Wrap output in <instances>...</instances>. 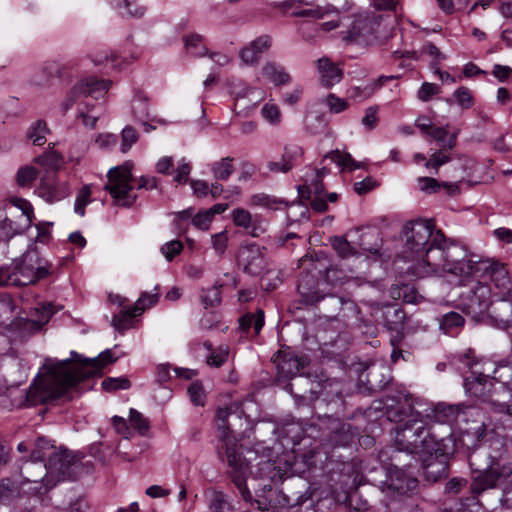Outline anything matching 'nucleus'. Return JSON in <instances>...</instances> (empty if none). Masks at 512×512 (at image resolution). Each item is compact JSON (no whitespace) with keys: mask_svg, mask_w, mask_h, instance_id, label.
Here are the masks:
<instances>
[{"mask_svg":"<svg viewBox=\"0 0 512 512\" xmlns=\"http://www.w3.org/2000/svg\"><path fill=\"white\" fill-rule=\"evenodd\" d=\"M73 362L70 359L62 361L47 360L43 365V372L39 373L26 394L29 405L50 404L66 398L69 390L78 382L102 375V369L116 359L110 350L102 352L94 358H81L72 352Z\"/></svg>","mask_w":512,"mask_h":512,"instance_id":"1","label":"nucleus"},{"mask_svg":"<svg viewBox=\"0 0 512 512\" xmlns=\"http://www.w3.org/2000/svg\"><path fill=\"white\" fill-rule=\"evenodd\" d=\"M404 253L407 257L424 264L432 272L451 274L453 265L448 257L453 247H462L449 242L441 230L429 220H412L402 229Z\"/></svg>","mask_w":512,"mask_h":512,"instance_id":"2","label":"nucleus"},{"mask_svg":"<svg viewBox=\"0 0 512 512\" xmlns=\"http://www.w3.org/2000/svg\"><path fill=\"white\" fill-rule=\"evenodd\" d=\"M395 432L394 443L397 452L391 459L400 462L401 453L406 452V456L409 457V461L405 464L407 467H412L413 462H417L414 455L420 453L452 455L456 450V439L451 427H446L445 432L440 436L436 428L425 418H411L397 425Z\"/></svg>","mask_w":512,"mask_h":512,"instance_id":"3","label":"nucleus"},{"mask_svg":"<svg viewBox=\"0 0 512 512\" xmlns=\"http://www.w3.org/2000/svg\"><path fill=\"white\" fill-rule=\"evenodd\" d=\"M218 438L221 442L218 447L219 456L227 461L228 475L239 490L245 501H251L252 495L246 486L250 473L249 462L241 452L242 446L238 444V437L243 434V427L248 425L246 418L232 408H219L216 413Z\"/></svg>","mask_w":512,"mask_h":512,"instance_id":"4","label":"nucleus"},{"mask_svg":"<svg viewBox=\"0 0 512 512\" xmlns=\"http://www.w3.org/2000/svg\"><path fill=\"white\" fill-rule=\"evenodd\" d=\"M453 265L451 275L463 278H479L491 282L502 295H512V281L504 264L486 260H477L464 247H453L449 251Z\"/></svg>","mask_w":512,"mask_h":512,"instance_id":"5","label":"nucleus"},{"mask_svg":"<svg viewBox=\"0 0 512 512\" xmlns=\"http://www.w3.org/2000/svg\"><path fill=\"white\" fill-rule=\"evenodd\" d=\"M293 397L302 404H309L318 400L319 408L326 403L335 408L343 404L342 394L332 386L323 385L320 381L312 379L309 375L299 374L282 383Z\"/></svg>","mask_w":512,"mask_h":512,"instance_id":"6","label":"nucleus"},{"mask_svg":"<svg viewBox=\"0 0 512 512\" xmlns=\"http://www.w3.org/2000/svg\"><path fill=\"white\" fill-rule=\"evenodd\" d=\"M460 283L470 285L459 295V308L471 315L473 319H478L489 311L492 305V291L490 285L486 281L479 278H463L458 277Z\"/></svg>","mask_w":512,"mask_h":512,"instance_id":"7","label":"nucleus"},{"mask_svg":"<svg viewBox=\"0 0 512 512\" xmlns=\"http://www.w3.org/2000/svg\"><path fill=\"white\" fill-rule=\"evenodd\" d=\"M46 466L48 488L55 487L61 481L77 479L82 472L80 455L65 448L51 452Z\"/></svg>","mask_w":512,"mask_h":512,"instance_id":"8","label":"nucleus"},{"mask_svg":"<svg viewBox=\"0 0 512 512\" xmlns=\"http://www.w3.org/2000/svg\"><path fill=\"white\" fill-rule=\"evenodd\" d=\"M107 177L108 183L105 185V190L114 199V205L131 207L137 199V195L131 194L132 181L134 180L132 164L126 162L121 166L110 169Z\"/></svg>","mask_w":512,"mask_h":512,"instance_id":"9","label":"nucleus"},{"mask_svg":"<svg viewBox=\"0 0 512 512\" xmlns=\"http://www.w3.org/2000/svg\"><path fill=\"white\" fill-rule=\"evenodd\" d=\"M464 388L468 394L484 402L491 404L493 410L498 413L497 403H508V400L500 399V391L505 392V387L500 384L495 386L492 379L487 375L479 374L465 378Z\"/></svg>","mask_w":512,"mask_h":512,"instance_id":"10","label":"nucleus"},{"mask_svg":"<svg viewBox=\"0 0 512 512\" xmlns=\"http://www.w3.org/2000/svg\"><path fill=\"white\" fill-rule=\"evenodd\" d=\"M419 402L411 394L398 392L387 395L385 406L389 420L402 424L411 418H424V413L416 409Z\"/></svg>","mask_w":512,"mask_h":512,"instance_id":"11","label":"nucleus"},{"mask_svg":"<svg viewBox=\"0 0 512 512\" xmlns=\"http://www.w3.org/2000/svg\"><path fill=\"white\" fill-rule=\"evenodd\" d=\"M50 267L51 265L46 260L39 257L36 249L28 250L22 255L20 263L16 266L17 273L23 279L16 278L13 279V282L21 285L34 284L49 275Z\"/></svg>","mask_w":512,"mask_h":512,"instance_id":"12","label":"nucleus"},{"mask_svg":"<svg viewBox=\"0 0 512 512\" xmlns=\"http://www.w3.org/2000/svg\"><path fill=\"white\" fill-rule=\"evenodd\" d=\"M273 362L277 368L278 385L288 381L298 372L309 364V359L305 355L297 354L290 347H285L277 351L273 357Z\"/></svg>","mask_w":512,"mask_h":512,"instance_id":"13","label":"nucleus"},{"mask_svg":"<svg viewBox=\"0 0 512 512\" xmlns=\"http://www.w3.org/2000/svg\"><path fill=\"white\" fill-rule=\"evenodd\" d=\"M109 88V83L102 79L89 77L76 83L61 103V109L66 113L81 97L98 99Z\"/></svg>","mask_w":512,"mask_h":512,"instance_id":"14","label":"nucleus"},{"mask_svg":"<svg viewBox=\"0 0 512 512\" xmlns=\"http://www.w3.org/2000/svg\"><path fill=\"white\" fill-rule=\"evenodd\" d=\"M109 88V83L102 79L89 77L76 83L61 103V109L66 113L81 97L98 99Z\"/></svg>","mask_w":512,"mask_h":512,"instance_id":"15","label":"nucleus"},{"mask_svg":"<svg viewBox=\"0 0 512 512\" xmlns=\"http://www.w3.org/2000/svg\"><path fill=\"white\" fill-rule=\"evenodd\" d=\"M479 456L480 454L478 452H474L469 458L473 472L471 490L474 494H481L487 489L494 488L501 476L498 470L493 467L491 461H488L486 465H479Z\"/></svg>","mask_w":512,"mask_h":512,"instance_id":"16","label":"nucleus"},{"mask_svg":"<svg viewBox=\"0 0 512 512\" xmlns=\"http://www.w3.org/2000/svg\"><path fill=\"white\" fill-rule=\"evenodd\" d=\"M265 252L266 248L256 243L242 244L237 254L238 264L246 274L258 276L267 266Z\"/></svg>","mask_w":512,"mask_h":512,"instance_id":"17","label":"nucleus"},{"mask_svg":"<svg viewBox=\"0 0 512 512\" xmlns=\"http://www.w3.org/2000/svg\"><path fill=\"white\" fill-rule=\"evenodd\" d=\"M384 493L374 486L357 487L345 496L346 505L356 512L375 510L379 497Z\"/></svg>","mask_w":512,"mask_h":512,"instance_id":"18","label":"nucleus"},{"mask_svg":"<svg viewBox=\"0 0 512 512\" xmlns=\"http://www.w3.org/2000/svg\"><path fill=\"white\" fill-rule=\"evenodd\" d=\"M394 462L395 463L391 464L388 479L385 482L387 491L397 493L399 495H405L415 490L418 481L412 474L407 472L405 469L408 468L405 466L406 463L403 464V467H400V464H402L401 459L400 462Z\"/></svg>","mask_w":512,"mask_h":512,"instance_id":"19","label":"nucleus"},{"mask_svg":"<svg viewBox=\"0 0 512 512\" xmlns=\"http://www.w3.org/2000/svg\"><path fill=\"white\" fill-rule=\"evenodd\" d=\"M20 475L23 478L21 484H36L37 486L34 487V490L39 494L47 493L51 489L47 487L48 469L44 461L24 460L20 467Z\"/></svg>","mask_w":512,"mask_h":512,"instance_id":"20","label":"nucleus"},{"mask_svg":"<svg viewBox=\"0 0 512 512\" xmlns=\"http://www.w3.org/2000/svg\"><path fill=\"white\" fill-rule=\"evenodd\" d=\"M68 182L56 179L54 174L47 172L43 175L37 188L38 195L48 203L65 199L70 195Z\"/></svg>","mask_w":512,"mask_h":512,"instance_id":"21","label":"nucleus"},{"mask_svg":"<svg viewBox=\"0 0 512 512\" xmlns=\"http://www.w3.org/2000/svg\"><path fill=\"white\" fill-rule=\"evenodd\" d=\"M423 465V475L427 481L436 482L448 476V457L450 455L428 454Z\"/></svg>","mask_w":512,"mask_h":512,"instance_id":"22","label":"nucleus"},{"mask_svg":"<svg viewBox=\"0 0 512 512\" xmlns=\"http://www.w3.org/2000/svg\"><path fill=\"white\" fill-rule=\"evenodd\" d=\"M465 407L463 405H451L445 403L437 404L431 412L424 414L427 422L435 423H452L457 420L461 413H464Z\"/></svg>","mask_w":512,"mask_h":512,"instance_id":"23","label":"nucleus"},{"mask_svg":"<svg viewBox=\"0 0 512 512\" xmlns=\"http://www.w3.org/2000/svg\"><path fill=\"white\" fill-rule=\"evenodd\" d=\"M271 37L263 35L252 41L249 45L242 48L239 57L246 65L257 64L261 54L271 47Z\"/></svg>","mask_w":512,"mask_h":512,"instance_id":"24","label":"nucleus"},{"mask_svg":"<svg viewBox=\"0 0 512 512\" xmlns=\"http://www.w3.org/2000/svg\"><path fill=\"white\" fill-rule=\"evenodd\" d=\"M316 286L317 278L315 275L311 274L310 272L301 274L298 281L297 290L306 304L313 305L326 298L325 296L319 294V292L316 290Z\"/></svg>","mask_w":512,"mask_h":512,"instance_id":"25","label":"nucleus"},{"mask_svg":"<svg viewBox=\"0 0 512 512\" xmlns=\"http://www.w3.org/2000/svg\"><path fill=\"white\" fill-rule=\"evenodd\" d=\"M55 313L54 306L51 303L42 305L39 308H35V315L32 319H20L17 325L23 330L36 332L48 323L49 319Z\"/></svg>","mask_w":512,"mask_h":512,"instance_id":"26","label":"nucleus"},{"mask_svg":"<svg viewBox=\"0 0 512 512\" xmlns=\"http://www.w3.org/2000/svg\"><path fill=\"white\" fill-rule=\"evenodd\" d=\"M387 372L384 365H372L361 374V377L370 390L378 391L384 389L389 382V377L385 375Z\"/></svg>","mask_w":512,"mask_h":512,"instance_id":"27","label":"nucleus"},{"mask_svg":"<svg viewBox=\"0 0 512 512\" xmlns=\"http://www.w3.org/2000/svg\"><path fill=\"white\" fill-rule=\"evenodd\" d=\"M488 312L499 326L507 328L512 325V300L502 298L496 302L492 301Z\"/></svg>","mask_w":512,"mask_h":512,"instance_id":"28","label":"nucleus"},{"mask_svg":"<svg viewBox=\"0 0 512 512\" xmlns=\"http://www.w3.org/2000/svg\"><path fill=\"white\" fill-rule=\"evenodd\" d=\"M318 69L321 73V84L327 88L339 83L343 78V70L328 58L318 60Z\"/></svg>","mask_w":512,"mask_h":512,"instance_id":"29","label":"nucleus"},{"mask_svg":"<svg viewBox=\"0 0 512 512\" xmlns=\"http://www.w3.org/2000/svg\"><path fill=\"white\" fill-rule=\"evenodd\" d=\"M261 100L260 92L252 88H243L241 91L236 92L235 110H237V114L243 113L247 115L248 111L256 107Z\"/></svg>","mask_w":512,"mask_h":512,"instance_id":"30","label":"nucleus"},{"mask_svg":"<svg viewBox=\"0 0 512 512\" xmlns=\"http://www.w3.org/2000/svg\"><path fill=\"white\" fill-rule=\"evenodd\" d=\"M417 181L419 184V189L425 193H436L440 189V187H444L445 189H447V193L449 195H455L459 193V187L455 183H440L435 178L432 177H419Z\"/></svg>","mask_w":512,"mask_h":512,"instance_id":"31","label":"nucleus"},{"mask_svg":"<svg viewBox=\"0 0 512 512\" xmlns=\"http://www.w3.org/2000/svg\"><path fill=\"white\" fill-rule=\"evenodd\" d=\"M262 73L277 86L288 84L291 80L290 75L284 70V68L278 66L274 62H267L262 67Z\"/></svg>","mask_w":512,"mask_h":512,"instance_id":"32","label":"nucleus"},{"mask_svg":"<svg viewBox=\"0 0 512 512\" xmlns=\"http://www.w3.org/2000/svg\"><path fill=\"white\" fill-rule=\"evenodd\" d=\"M302 154V150L300 147L295 146L292 150H289L287 147L285 148V153L281 159V161H273L268 164V167L273 172H283L286 173L292 169V161L293 159Z\"/></svg>","mask_w":512,"mask_h":512,"instance_id":"33","label":"nucleus"},{"mask_svg":"<svg viewBox=\"0 0 512 512\" xmlns=\"http://www.w3.org/2000/svg\"><path fill=\"white\" fill-rule=\"evenodd\" d=\"M332 430L334 435V442L338 445H348L354 437V434L351 431V425L347 423H342L339 419H332Z\"/></svg>","mask_w":512,"mask_h":512,"instance_id":"34","label":"nucleus"},{"mask_svg":"<svg viewBox=\"0 0 512 512\" xmlns=\"http://www.w3.org/2000/svg\"><path fill=\"white\" fill-rule=\"evenodd\" d=\"M35 162L47 168V172L54 174L61 169L64 164L63 157L56 151H49L38 156Z\"/></svg>","mask_w":512,"mask_h":512,"instance_id":"35","label":"nucleus"},{"mask_svg":"<svg viewBox=\"0 0 512 512\" xmlns=\"http://www.w3.org/2000/svg\"><path fill=\"white\" fill-rule=\"evenodd\" d=\"M465 323L464 318L457 312H449L439 319V328L445 334H452L455 330L462 327Z\"/></svg>","mask_w":512,"mask_h":512,"instance_id":"36","label":"nucleus"},{"mask_svg":"<svg viewBox=\"0 0 512 512\" xmlns=\"http://www.w3.org/2000/svg\"><path fill=\"white\" fill-rule=\"evenodd\" d=\"M49 132L47 124L44 120H37L27 131V138L34 145L42 146L46 142V134Z\"/></svg>","mask_w":512,"mask_h":512,"instance_id":"37","label":"nucleus"},{"mask_svg":"<svg viewBox=\"0 0 512 512\" xmlns=\"http://www.w3.org/2000/svg\"><path fill=\"white\" fill-rule=\"evenodd\" d=\"M15 305L8 296L0 297V327L14 325Z\"/></svg>","mask_w":512,"mask_h":512,"instance_id":"38","label":"nucleus"},{"mask_svg":"<svg viewBox=\"0 0 512 512\" xmlns=\"http://www.w3.org/2000/svg\"><path fill=\"white\" fill-rule=\"evenodd\" d=\"M33 446L34 447L31 450V454L29 456V460L33 461H43L46 455L49 456L51 452L57 450L54 445L50 443V441L43 437L37 438Z\"/></svg>","mask_w":512,"mask_h":512,"instance_id":"39","label":"nucleus"},{"mask_svg":"<svg viewBox=\"0 0 512 512\" xmlns=\"http://www.w3.org/2000/svg\"><path fill=\"white\" fill-rule=\"evenodd\" d=\"M264 325V312L259 309L256 314L248 313L240 318V327L243 331H248L251 327L258 334Z\"/></svg>","mask_w":512,"mask_h":512,"instance_id":"40","label":"nucleus"},{"mask_svg":"<svg viewBox=\"0 0 512 512\" xmlns=\"http://www.w3.org/2000/svg\"><path fill=\"white\" fill-rule=\"evenodd\" d=\"M447 151L450 150L446 144H443L442 148H439L434 153H432L430 158L425 162L426 168L434 169L435 173L437 174L439 168L451 160L450 156L446 154Z\"/></svg>","mask_w":512,"mask_h":512,"instance_id":"41","label":"nucleus"},{"mask_svg":"<svg viewBox=\"0 0 512 512\" xmlns=\"http://www.w3.org/2000/svg\"><path fill=\"white\" fill-rule=\"evenodd\" d=\"M252 203L257 206H263L268 209L277 210L281 205H287V202L283 199L277 198L275 196H270L265 193H259L252 196Z\"/></svg>","mask_w":512,"mask_h":512,"instance_id":"42","label":"nucleus"},{"mask_svg":"<svg viewBox=\"0 0 512 512\" xmlns=\"http://www.w3.org/2000/svg\"><path fill=\"white\" fill-rule=\"evenodd\" d=\"M233 158L225 157L218 162H215L212 167L214 177L218 180H227L234 171L232 165Z\"/></svg>","mask_w":512,"mask_h":512,"instance_id":"43","label":"nucleus"},{"mask_svg":"<svg viewBox=\"0 0 512 512\" xmlns=\"http://www.w3.org/2000/svg\"><path fill=\"white\" fill-rule=\"evenodd\" d=\"M326 158H330L332 161L337 163L339 166L355 170L361 167L360 163H357L349 153L334 150L326 155Z\"/></svg>","mask_w":512,"mask_h":512,"instance_id":"44","label":"nucleus"},{"mask_svg":"<svg viewBox=\"0 0 512 512\" xmlns=\"http://www.w3.org/2000/svg\"><path fill=\"white\" fill-rule=\"evenodd\" d=\"M331 245L341 258H347L356 254L355 248L343 236L332 237Z\"/></svg>","mask_w":512,"mask_h":512,"instance_id":"45","label":"nucleus"},{"mask_svg":"<svg viewBox=\"0 0 512 512\" xmlns=\"http://www.w3.org/2000/svg\"><path fill=\"white\" fill-rule=\"evenodd\" d=\"M39 172L33 166H23L16 174V182L21 187H30L37 178Z\"/></svg>","mask_w":512,"mask_h":512,"instance_id":"46","label":"nucleus"},{"mask_svg":"<svg viewBox=\"0 0 512 512\" xmlns=\"http://www.w3.org/2000/svg\"><path fill=\"white\" fill-rule=\"evenodd\" d=\"M158 301V294L143 292L132 308V315H141L146 309L155 305Z\"/></svg>","mask_w":512,"mask_h":512,"instance_id":"47","label":"nucleus"},{"mask_svg":"<svg viewBox=\"0 0 512 512\" xmlns=\"http://www.w3.org/2000/svg\"><path fill=\"white\" fill-rule=\"evenodd\" d=\"M306 128L312 134H320L326 127L323 114L310 113L305 118Z\"/></svg>","mask_w":512,"mask_h":512,"instance_id":"48","label":"nucleus"},{"mask_svg":"<svg viewBox=\"0 0 512 512\" xmlns=\"http://www.w3.org/2000/svg\"><path fill=\"white\" fill-rule=\"evenodd\" d=\"M405 319V313L401 309L389 310L385 314L386 325L389 330L398 331L403 326Z\"/></svg>","mask_w":512,"mask_h":512,"instance_id":"49","label":"nucleus"},{"mask_svg":"<svg viewBox=\"0 0 512 512\" xmlns=\"http://www.w3.org/2000/svg\"><path fill=\"white\" fill-rule=\"evenodd\" d=\"M405 319V313L401 309L389 310L385 314L386 325L389 330L398 331L403 326Z\"/></svg>","mask_w":512,"mask_h":512,"instance_id":"50","label":"nucleus"},{"mask_svg":"<svg viewBox=\"0 0 512 512\" xmlns=\"http://www.w3.org/2000/svg\"><path fill=\"white\" fill-rule=\"evenodd\" d=\"M371 31V21L368 18H360L353 22L351 30L349 31V38L355 39L359 36L369 34Z\"/></svg>","mask_w":512,"mask_h":512,"instance_id":"51","label":"nucleus"},{"mask_svg":"<svg viewBox=\"0 0 512 512\" xmlns=\"http://www.w3.org/2000/svg\"><path fill=\"white\" fill-rule=\"evenodd\" d=\"M190 400L194 405L204 406L205 393L202 384L199 381L192 382L188 387Z\"/></svg>","mask_w":512,"mask_h":512,"instance_id":"52","label":"nucleus"},{"mask_svg":"<svg viewBox=\"0 0 512 512\" xmlns=\"http://www.w3.org/2000/svg\"><path fill=\"white\" fill-rule=\"evenodd\" d=\"M182 250L183 244L178 240H172L170 242H167L160 249L161 253L169 262H171L177 255H179L182 252Z\"/></svg>","mask_w":512,"mask_h":512,"instance_id":"53","label":"nucleus"},{"mask_svg":"<svg viewBox=\"0 0 512 512\" xmlns=\"http://www.w3.org/2000/svg\"><path fill=\"white\" fill-rule=\"evenodd\" d=\"M91 189L86 185L81 188L75 202V212L81 216L85 214V206L90 202Z\"/></svg>","mask_w":512,"mask_h":512,"instance_id":"54","label":"nucleus"},{"mask_svg":"<svg viewBox=\"0 0 512 512\" xmlns=\"http://www.w3.org/2000/svg\"><path fill=\"white\" fill-rule=\"evenodd\" d=\"M131 383L127 378L119 377V378H106L102 382V387L106 391H115L117 389H128L130 388Z\"/></svg>","mask_w":512,"mask_h":512,"instance_id":"55","label":"nucleus"},{"mask_svg":"<svg viewBox=\"0 0 512 512\" xmlns=\"http://www.w3.org/2000/svg\"><path fill=\"white\" fill-rule=\"evenodd\" d=\"M232 218L235 225L245 229H249L253 221L250 212L241 208L235 209L232 212Z\"/></svg>","mask_w":512,"mask_h":512,"instance_id":"56","label":"nucleus"},{"mask_svg":"<svg viewBox=\"0 0 512 512\" xmlns=\"http://www.w3.org/2000/svg\"><path fill=\"white\" fill-rule=\"evenodd\" d=\"M130 422L141 435H145L149 430V423L143 415L135 409L130 410Z\"/></svg>","mask_w":512,"mask_h":512,"instance_id":"57","label":"nucleus"},{"mask_svg":"<svg viewBox=\"0 0 512 512\" xmlns=\"http://www.w3.org/2000/svg\"><path fill=\"white\" fill-rule=\"evenodd\" d=\"M454 98L458 105L464 109H468L473 106V97L471 92L466 87H460L454 92Z\"/></svg>","mask_w":512,"mask_h":512,"instance_id":"58","label":"nucleus"},{"mask_svg":"<svg viewBox=\"0 0 512 512\" xmlns=\"http://www.w3.org/2000/svg\"><path fill=\"white\" fill-rule=\"evenodd\" d=\"M325 103L329 107L330 111L333 113H340L346 110L349 106L348 102L345 99L339 98L332 93L326 97Z\"/></svg>","mask_w":512,"mask_h":512,"instance_id":"59","label":"nucleus"},{"mask_svg":"<svg viewBox=\"0 0 512 512\" xmlns=\"http://www.w3.org/2000/svg\"><path fill=\"white\" fill-rule=\"evenodd\" d=\"M212 246L216 253L223 255L228 245V235L226 231L216 233L211 236Z\"/></svg>","mask_w":512,"mask_h":512,"instance_id":"60","label":"nucleus"},{"mask_svg":"<svg viewBox=\"0 0 512 512\" xmlns=\"http://www.w3.org/2000/svg\"><path fill=\"white\" fill-rule=\"evenodd\" d=\"M138 140V133L132 126L122 131V151L126 152Z\"/></svg>","mask_w":512,"mask_h":512,"instance_id":"61","label":"nucleus"},{"mask_svg":"<svg viewBox=\"0 0 512 512\" xmlns=\"http://www.w3.org/2000/svg\"><path fill=\"white\" fill-rule=\"evenodd\" d=\"M210 509L214 512H227V510H230V506L221 492L214 493L210 502Z\"/></svg>","mask_w":512,"mask_h":512,"instance_id":"62","label":"nucleus"},{"mask_svg":"<svg viewBox=\"0 0 512 512\" xmlns=\"http://www.w3.org/2000/svg\"><path fill=\"white\" fill-rule=\"evenodd\" d=\"M440 92V87L433 83L425 82L418 91V98L422 101H428L431 96Z\"/></svg>","mask_w":512,"mask_h":512,"instance_id":"63","label":"nucleus"},{"mask_svg":"<svg viewBox=\"0 0 512 512\" xmlns=\"http://www.w3.org/2000/svg\"><path fill=\"white\" fill-rule=\"evenodd\" d=\"M202 303L205 307H214L221 301L220 291L217 288L209 289L204 295L201 296Z\"/></svg>","mask_w":512,"mask_h":512,"instance_id":"64","label":"nucleus"}]
</instances>
